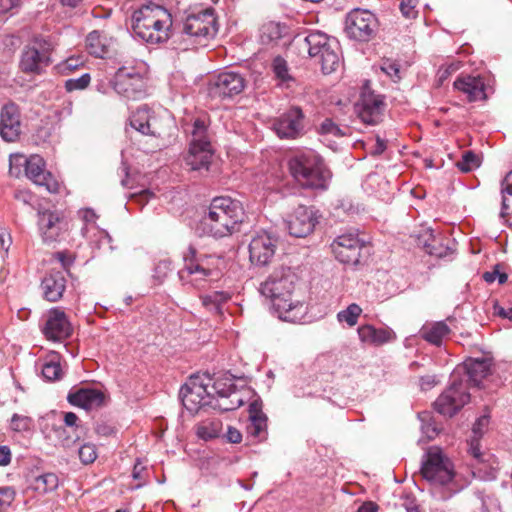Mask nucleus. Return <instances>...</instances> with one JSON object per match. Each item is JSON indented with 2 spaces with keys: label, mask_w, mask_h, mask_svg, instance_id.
<instances>
[{
  "label": "nucleus",
  "mask_w": 512,
  "mask_h": 512,
  "mask_svg": "<svg viewBox=\"0 0 512 512\" xmlns=\"http://www.w3.org/2000/svg\"><path fill=\"white\" fill-rule=\"evenodd\" d=\"M11 462V451L7 446H0V466H6Z\"/></svg>",
  "instance_id": "nucleus-63"
},
{
  "label": "nucleus",
  "mask_w": 512,
  "mask_h": 512,
  "mask_svg": "<svg viewBox=\"0 0 512 512\" xmlns=\"http://www.w3.org/2000/svg\"><path fill=\"white\" fill-rule=\"evenodd\" d=\"M131 22L134 34L148 44L164 43L170 38L172 16L162 6H142L133 12Z\"/></svg>",
  "instance_id": "nucleus-3"
},
{
  "label": "nucleus",
  "mask_w": 512,
  "mask_h": 512,
  "mask_svg": "<svg viewBox=\"0 0 512 512\" xmlns=\"http://www.w3.org/2000/svg\"><path fill=\"white\" fill-rule=\"evenodd\" d=\"M206 130L207 127L205 125V122L201 119H196L193 123V129L191 131V142H198V139L208 140L206 136Z\"/></svg>",
  "instance_id": "nucleus-53"
},
{
  "label": "nucleus",
  "mask_w": 512,
  "mask_h": 512,
  "mask_svg": "<svg viewBox=\"0 0 512 512\" xmlns=\"http://www.w3.org/2000/svg\"><path fill=\"white\" fill-rule=\"evenodd\" d=\"M67 401L73 406L92 410L103 406L105 395L98 389L81 387L72 389L67 395Z\"/></svg>",
  "instance_id": "nucleus-25"
},
{
  "label": "nucleus",
  "mask_w": 512,
  "mask_h": 512,
  "mask_svg": "<svg viewBox=\"0 0 512 512\" xmlns=\"http://www.w3.org/2000/svg\"><path fill=\"white\" fill-rule=\"evenodd\" d=\"M91 81V76L89 73H84L78 78H70L65 81V88L67 91H75L82 90L88 87Z\"/></svg>",
  "instance_id": "nucleus-47"
},
{
  "label": "nucleus",
  "mask_w": 512,
  "mask_h": 512,
  "mask_svg": "<svg viewBox=\"0 0 512 512\" xmlns=\"http://www.w3.org/2000/svg\"><path fill=\"white\" fill-rule=\"evenodd\" d=\"M209 390L212 392V394H214L216 398L224 399L237 396L234 389V384L227 385L223 382H214L212 385L210 384Z\"/></svg>",
  "instance_id": "nucleus-44"
},
{
  "label": "nucleus",
  "mask_w": 512,
  "mask_h": 512,
  "mask_svg": "<svg viewBox=\"0 0 512 512\" xmlns=\"http://www.w3.org/2000/svg\"><path fill=\"white\" fill-rule=\"evenodd\" d=\"M449 333L450 328L443 321L425 324L420 330V336L427 342L436 346H440L443 338Z\"/></svg>",
  "instance_id": "nucleus-35"
},
{
  "label": "nucleus",
  "mask_w": 512,
  "mask_h": 512,
  "mask_svg": "<svg viewBox=\"0 0 512 512\" xmlns=\"http://www.w3.org/2000/svg\"><path fill=\"white\" fill-rule=\"evenodd\" d=\"M113 89L120 96L136 100L144 95V81L140 74L120 68L112 80Z\"/></svg>",
  "instance_id": "nucleus-19"
},
{
  "label": "nucleus",
  "mask_w": 512,
  "mask_h": 512,
  "mask_svg": "<svg viewBox=\"0 0 512 512\" xmlns=\"http://www.w3.org/2000/svg\"><path fill=\"white\" fill-rule=\"evenodd\" d=\"M464 372L468 377V381L473 386H479L491 370V362L489 359H468L464 362Z\"/></svg>",
  "instance_id": "nucleus-32"
},
{
  "label": "nucleus",
  "mask_w": 512,
  "mask_h": 512,
  "mask_svg": "<svg viewBox=\"0 0 512 512\" xmlns=\"http://www.w3.org/2000/svg\"><path fill=\"white\" fill-rule=\"evenodd\" d=\"M112 45L113 39L102 31L94 30L86 37V48L95 57H106L110 53Z\"/></svg>",
  "instance_id": "nucleus-31"
},
{
  "label": "nucleus",
  "mask_w": 512,
  "mask_h": 512,
  "mask_svg": "<svg viewBox=\"0 0 512 512\" xmlns=\"http://www.w3.org/2000/svg\"><path fill=\"white\" fill-rule=\"evenodd\" d=\"M331 248L338 261L344 264L356 265L360 261L363 243L357 234L344 233L332 242Z\"/></svg>",
  "instance_id": "nucleus-18"
},
{
  "label": "nucleus",
  "mask_w": 512,
  "mask_h": 512,
  "mask_svg": "<svg viewBox=\"0 0 512 512\" xmlns=\"http://www.w3.org/2000/svg\"><path fill=\"white\" fill-rule=\"evenodd\" d=\"M184 266L178 271V278L183 285L190 284L195 288H201L202 283L211 276L212 271L204 267L196 258V249L189 246L184 254Z\"/></svg>",
  "instance_id": "nucleus-17"
},
{
  "label": "nucleus",
  "mask_w": 512,
  "mask_h": 512,
  "mask_svg": "<svg viewBox=\"0 0 512 512\" xmlns=\"http://www.w3.org/2000/svg\"><path fill=\"white\" fill-rule=\"evenodd\" d=\"M59 485L58 476L54 473H44L35 477L30 487L39 494H47L54 491Z\"/></svg>",
  "instance_id": "nucleus-38"
},
{
  "label": "nucleus",
  "mask_w": 512,
  "mask_h": 512,
  "mask_svg": "<svg viewBox=\"0 0 512 512\" xmlns=\"http://www.w3.org/2000/svg\"><path fill=\"white\" fill-rule=\"evenodd\" d=\"M211 381L208 374H194L181 387L179 397L189 412L196 413L212 403L214 394L209 390Z\"/></svg>",
  "instance_id": "nucleus-7"
},
{
  "label": "nucleus",
  "mask_w": 512,
  "mask_h": 512,
  "mask_svg": "<svg viewBox=\"0 0 512 512\" xmlns=\"http://www.w3.org/2000/svg\"><path fill=\"white\" fill-rule=\"evenodd\" d=\"M386 150V141L381 139L379 136L376 138V143L370 149L372 156H379Z\"/></svg>",
  "instance_id": "nucleus-61"
},
{
  "label": "nucleus",
  "mask_w": 512,
  "mask_h": 512,
  "mask_svg": "<svg viewBox=\"0 0 512 512\" xmlns=\"http://www.w3.org/2000/svg\"><path fill=\"white\" fill-rule=\"evenodd\" d=\"M488 423V416H481L480 418L477 419L472 429L476 437H480L482 435L483 429L488 425Z\"/></svg>",
  "instance_id": "nucleus-59"
},
{
  "label": "nucleus",
  "mask_w": 512,
  "mask_h": 512,
  "mask_svg": "<svg viewBox=\"0 0 512 512\" xmlns=\"http://www.w3.org/2000/svg\"><path fill=\"white\" fill-rule=\"evenodd\" d=\"M183 32L200 41L213 37L216 32V18L211 8L187 16L183 24Z\"/></svg>",
  "instance_id": "nucleus-15"
},
{
  "label": "nucleus",
  "mask_w": 512,
  "mask_h": 512,
  "mask_svg": "<svg viewBox=\"0 0 512 512\" xmlns=\"http://www.w3.org/2000/svg\"><path fill=\"white\" fill-rule=\"evenodd\" d=\"M212 156L213 152L209 140L198 139V142L190 143L185 157V165L192 171H208Z\"/></svg>",
  "instance_id": "nucleus-23"
},
{
  "label": "nucleus",
  "mask_w": 512,
  "mask_h": 512,
  "mask_svg": "<svg viewBox=\"0 0 512 512\" xmlns=\"http://www.w3.org/2000/svg\"><path fill=\"white\" fill-rule=\"evenodd\" d=\"M320 217L313 206L299 205L286 221V228L291 236L304 238L314 231Z\"/></svg>",
  "instance_id": "nucleus-13"
},
{
  "label": "nucleus",
  "mask_w": 512,
  "mask_h": 512,
  "mask_svg": "<svg viewBox=\"0 0 512 512\" xmlns=\"http://www.w3.org/2000/svg\"><path fill=\"white\" fill-rule=\"evenodd\" d=\"M79 458L82 463L90 464L93 463L97 458V449L94 444L86 443L78 449Z\"/></svg>",
  "instance_id": "nucleus-48"
},
{
  "label": "nucleus",
  "mask_w": 512,
  "mask_h": 512,
  "mask_svg": "<svg viewBox=\"0 0 512 512\" xmlns=\"http://www.w3.org/2000/svg\"><path fill=\"white\" fill-rule=\"evenodd\" d=\"M470 453L478 461H483L482 453L480 452L479 443H478V439L477 438H474V439L471 440V443H470Z\"/></svg>",
  "instance_id": "nucleus-64"
},
{
  "label": "nucleus",
  "mask_w": 512,
  "mask_h": 512,
  "mask_svg": "<svg viewBox=\"0 0 512 512\" xmlns=\"http://www.w3.org/2000/svg\"><path fill=\"white\" fill-rule=\"evenodd\" d=\"M82 64L83 61L80 57H70L60 64V69L63 73H68L77 69Z\"/></svg>",
  "instance_id": "nucleus-55"
},
{
  "label": "nucleus",
  "mask_w": 512,
  "mask_h": 512,
  "mask_svg": "<svg viewBox=\"0 0 512 512\" xmlns=\"http://www.w3.org/2000/svg\"><path fill=\"white\" fill-rule=\"evenodd\" d=\"M500 268L499 264L495 265L491 271L484 272L482 278L487 283H493L497 279L499 284H504L508 279V275L502 272Z\"/></svg>",
  "instance_id": "nucleus-50"
},
{
  "label": "nucleus",
  "mask_w": 512,
  "mask_h": 512,
  "mask_svg": "<svg viewBox=\"0 0 512 512\" xmlns=\"http://www.w3.org/2000/svg\"><path fill=\"white\" fill-rule=\"evenodd\" d=\"M501 193H502V203H501V211L500 217L504 219L506 222H509V204H508V196L512 197V171L509 172L505 178L501 182Z\"/></svg>",
  "instance_id": "nucleus-41"
},
{
  "label": "nucleus",
  "mask_w": 512,
  "mask_h": 512,
  "mask_svg": "<svg viewBox=\"0 0 512 512\" xmlns=\"http://www.w3.org/2000/svg\"><path fill=\"white\" fill-rule=\"evenodd\" d=\"M14 197L17 201L23 204H31V201L33 200V195L30 192L24 190L16 191Z\"/></svg>",
  "instance_id": "nucleus-62"
},
{
  "label": "nucleus",
  "mask_w": 512,
  "mask_h": 512,
  "mask_svg": "<svg viewBox=\"0 0 512 512\" xmlns=\"http://www.w3.org/2000/svg\"><path fill=\"white\" fill-rule=\"evenodd\" d=\"M41 373L47 381L59 380L63 374L60 355L57 353L48 355L42 365Z\"/></svg>",
  "instance_id": "nucleus-37"
},
{
  "label": "nucleus",
  "mask_w": 512,
  "mask_h": 512,
  "mask_svg": "<svg viewBox=\"0 0 512 512\" xmlns=\"http://www.w3.org/2000/svg\"><path fill=\"white\" fill-rule=\"evenodd\" d=\"M459 372L452 374L450 386L436 399L435 410L440 414L452 417L470 400V394L462 379H458Z\"/></svg>",
  "instance_id": "nucleus-9"
},
{
  "label": "nucleus",
  "mask_w": 512,
  "mask_h": 512,
  "mask_svg": "<svg viewBox=\"0 0 512 512\" xmlns=\"http://www.w3.org/2000/svg\"><path fill=\"white\" fill-rule=\"evenodd\" d=\"M480 166V160L478 156L472 151H466L462 155V159L457 163V167L462 172H470L474 168Z\"/></svg>",
  "instance_id": "nucleus-45"
},
{
  "label": "nucleus",
  "mask_w": 512,
  "mask_h": 512,
  "mask_svg": "<svg viewBox=\"0 0 512 512\" xmlns=\"http://www.w3.org/2000/svg\"><path fill=\"white\" fill-rule=\"evenodd\" d=\"M278 238L270 232L256 233L249 244V259L256 266H267L274 259Z\"/></svg>",
  "instance_id": "nucleus-14"
},
{
  "label": "nucleus",
  "mask_w": 512,
  "mask_h": 512,
  "mask_svg": "<svg viewBox=\"0 0 512 512\" xmlns=\"http://www.w3.org/2000/svg\"><path fill=\"white\" fill-rule=\"evenodd\" d=\"M48 340L62 341L71 335V324L63 311L52 309L42 329Z\"/></svg>",
  "instance_id": "nucleus-24"
},
{
  "label": "nucleus",
  "mask_w": 512,
  "mask_h": 512,
  "mask_svg": "<svg viewBox=\"0 0 512 512\" xmlns=\"http://www.w3.org/2000/svg\"><path fill=\"white\" fill-rule=\"evenodd\" d=\"M66 288V279L62 271H50L41 282L44 298L49 302H56L62 298Z\"/></svg>",
  "instance_id": "nucleus-30"
},
{
  "label": "nucleus",
  "mask_w": 512,
  "mask_h": 512,
  "mask_svg": "<svg viewBox=\"0 0 512 512\" xmlns=\"http://www.w3.org/2000/svg\"><path fill=\"white\" fill-rule=\"evenodd\" d=\"M20 0H0V16L6 15L19 6Z\"/></svg>",
  "instance_id": "nucleus-58"
},
{
  "label": "nucleus",
  "mask_w": 512,
  "mask_h": 512,
  "mask_svg": "<svg viewBox=\"0 0 512 512\" xmlns=\"http://www.w3.org/2000/svg\"><path fill=\"white\" fill-rule=\"evenodd\" d=\"M290 174L296 183L304 189L325 190L328 185L329 171L322 158L313 151L300 152L288 161Z\"/></svg>",
  "instance_id": "nucleus-5"
},
{
  "label": "nucleus",
  "mask_w": 512,
  "mask_h": 512,
  "mask_svg": "<svg viewBox=\"0 0 512 512\" xmlns=\"http://www.w3.org/2000/svg\"><path fill=\"white\" fill-rule=\"evenodd\" d=\"M30 424L31 419L27 416L14 414L11 418V428L17 432L28 430Z\"/></svg>",
  "instance_id": "nucleus-52"
},
{
  "label": "nucleus",
  "mask_w": 512,
  "mask_h": 512,
  "mask_svg": "<svg viewBox=\"0 0 512 512\" xmlns=\"http://www.w3.org/2000/svg\"><path fill=\"white\" fill-rule=\"evenodd\" d=\"M249 421L247 433L257 441H264L267 438V416L262 411V403L254 400L248 408Z\"/></svg>",
  "instance_id": "nucleus-26"
},
{
  "label": "nucleus",
  "mask_w": 512,
  "mask_h": 512,
  "mask_svg": "<svg viewBox=\"0 0 512 512\" xmlns=\"http://www.w3.org/2000/svg\"><path fill=\"white\" fill-rule=\"evenodd\" d=\"M230 294L224 291H213L200 297L202 305L215 314L222 313L223 305L230 299Z\"/></svg>",
  "instance_id": "nucleus-36"
},
{
  "label": "nucleus",
  "mask_w": 512,
  "mask_h": 512,
  "mask_svg": "<svg viewBox=\"0 0 512 512\" xmlns=\"http://www.w3.org/2000/svg\"><path fill=\"white\" fill-rule=\"evenodd\" d=\"M271 70L278 87L289 89L296 85L297 81L290 72L288 62L282 56L278 55L273 58Z\"/></svg>",
  "instance_id": "nucleus-34"
},
{
  "label": "nucleus",
  "mask_w": 512,
  "mask_h": 512,
  "mask_svg": "<svg viewBox=\"0 0 512 512\" xmlns=\"http://www.w3.org/2000/svg\"><path fill=\"white\" fill-rule=\"evenodd\" d=\"M25 173L31 181L44 187L48 192L59 191V183L50 172L45 170V162L39 155H32L25 160Z\"/></svg>",
  "instance_id": "nucleus-20"
},
{
  "label": "nucleus",
  "mask_w": 512,
  "mask_h": 512,
  "mask_svg": "<svg viewBox=\"0 0 512 512\" xmlns=\"http://www.w3.org/2000/svg\"><path fill=\"white\" fill-rule=\"evenodd\" d=\"M355 110L361 121L367 125H377L384 117L386 103L384 96L376 94L367 86L363 87Z\"/></svg>",
  "instance_id": "nucleus-11"
},
{
  "label": "nucleus",
  "mask_w": 512,
  "mask_h": 512,
  "mask_svg": "<svg viewBox=\"0 0 512 512\" xmlns=\"http://www.w3.org/2000/svg\"><path fill=\"white\" fill-rule=\"evenodd\" d=\"M130 126L143 135L160 136L157 119L147 105L137 108L129 118Z\"/></svg>",
  "instance_id": "nucleus-27"
},
{
  "label": "nucleus",
  "mask_w": 512,
  "mask_h": 512,
  "mask_svg": "<svg viewBox=\"0 0 512 512\" xmlns=\"http://www.w3.org/2000/svg\"><path fill=\"white\" fill-rule=\"evenodd\" d=\"M229 398H216L214 396V400H212V403L209 404L210 407L213 409H218L223 412L232 411L237 409L242 405V400L237 398L235 400H228Z\"/></svg>",
  "instance_id": "nucleus-46"
},
{
  "label": "nucleus",
  "mask_w": 512,
  "mask_h": 512,
  "mask_svg": "<svg viewBox=\"0 0 512 512\" xmlns=\"http://www.w3.org/2000/svg\"><path fill=\"white\" fill-rule=\"evenodd\" d=\"M52 45L44 38H35L21 53L19 68L26 74H41L51 63Z\"/></svg>",
  "instance_id": "nucleus-8"
},
{
  "label": "nucleus",
  "mask_w": 512,
  "mask_h": 512,
  "mask_svg": "<svg viewBox=\"0 0 512 512\" xmlns=\"http://www.w3.org/2000/svg\"><path fill=\"white\" fill-rule=\"evenodd\" d=\"M15 498V491L11 487L0 488V506H9Z\"/></svg>",
  "instance_id": "nucleus-56"
},
{
  "label": "nucleus",
  "mask_w": 512,
  "mask_h": 512,
  "mask_svg": "<svg viewBox=\"0 0 512 512\" xmlns=\"http://www.w3.org/2000/svg\"><path fill=\"white\" fill-rule=\"evenodd\" d=\"M361 342L380 346L390 342L393 339V332L386 329H376L374 326L366 324L362 325L357 330Z\"/></svg>",
  "instance_id": "nucleus-33"
},
{
  "label": "nucleus",
  "mask_w": 512,
  "mask_h": 512,
  "mask_svg": "<svg viewBox=\"0 0 512 512\" xmlns=\"http://www.w3.org/2000/svg\"><path fill=\"white\" fill-rule=\"evenodd\" d=\"M317 132L322 136H332L337 138L346 135V132L330 118H326L320 123L317 128Z\"/></svg>",
  "instance_id": "nucleus-43"
},
{
  "label": "nucleus",
  "mask_w": 512,
  "mask_h": 512,
  "mask_svg": "<svg viewBox=\"0 0 512 512\" xmlns=\"http://www.w3.org/2000/svg\"><path fill=\"white\" fill-rule=\"evenodd\" d=\"M381 69L388 76H390L394 81H398L401 79L399 63H397L395 61H391V60H386V61H384Z\"/></svg>",
  "instance_id": "nucleus-54"
},
{
  "label": "nucleus",
  "mask_w": 512,
  "mask_h": 512,
  "mask_svg": "<svg viewBox=\"0 0 512 512\" xmlns=\"http://www.w3.org/2000/svg\"><path fill=\"white\" fill-rule=\"evenodd\" d=\"M449 239L443 240L436 237L432 230H425L418 237V246H421L429 255L437 258H446L454 253V248L449 245Z\"/></svg>",
  "instance_id": "nucleus-28"
},
{
  "label": "nucleus",
  "mask_w": 512,
  "mask_h": 512,
  "mask_svg": "<svg viewBox=\"0 0 512 512\" xmlns=\"http://www.w3.org/2000/svg\"><path fill=\"white\" fill-rule=\"evenodd\" d=\"M308 53L321 65L324 74L337 70L341 63L339 42L327 34L314 31L305 37Z\"/></svg>",
  "instance_id": "nucleus-6"
},
{
  "label": "nucleus",
  "mask_w": 512,
  "mask_h": 512,
  "mask_svg": "<svg viewBox=\"0 0 512 512\" xmlns=\"http://www.w3.org/2000/svg\"><path fill=\"white\" fill-rule=\"evenodd\" d=\"M420 471L430 483L431 495L436 500L446 501L458 492L454 465L438 447H432L424 454Z\"/></svg>",
  "instance_id": "nucleus-2"
},
{
  "label": "nucleus",
  "mask_w": 512,
  "mask_h": 512,
  "mask_svg": "<svg viewBox=\"0 0 512 512\" xmlns=\"http://www.w3.org/2000/svg\"><path fill=\"white\" fill-rule=\"evenodd\" d=\"M285 26L277 22H268L260 29V39L263 44H269L282 38L285 32Z\"/></svg>",
  "instance_id": "nucleus-40"
},
{
  "label": "nucleus",
  "mask_w": 512,
  "mask_h": 512,
  "mask_svg": "<svg viewBox=\"0 0 512 512\" xmlns=\"http://www.w3.org/2000/svg\"><path fill=\"white\" fill-rule=\"evenodd\" d=\"M172 270V262L168 259L160 260L154 269V278L162 282Z\"/></svg>",
  "instance_id": "nucleus-51"
},
{
  "label": "nucleus",
  "mask_w": 512,
  "mask_h": 512,
  "mask_svg": "<svg viewBox=\"0 0 512 512\" xmlns=\"http://www.w3.org/2000/svg\"><path fill=\"white\" fill-rule=\"evenodd\" d=\"M38 229L44 243L59 241L69 229V221L64 213L56 210L38 212Z\"/></svg>",
  "instance_id": "nucleus-12"
},
{
  "label": "nucleus",
  "mask_w": 512,
  "mask_h": 512,
  "mask_svg": "<svg viewBox=\"0 0 512 512\" xmlns=\"http://www.w3.org/2000/svg\"><path fill=\"white\" fill-rule=\"evenodd\" d=\"M361 312V307L356 303H352L345 310H342L337 314V319L339 322H346L352 327L357 323Z\"/></svg>",
  "instance_id": "nucleus-42"
},
{
  "label": "nucleus",
  "mask_w": 512,
  "mask_h": 512,
  "mask_svg": "<svg viewBox=\"0 0 512 512\" xmlns=\"http://www.w3.org/2000/svg\"><path fill=\"white\" fill-rule=\"evenodd\" d=\"M21 134L20 111L16 104H5L0 112V136L6 142H15Z\"/></svg>",
  "instance_id": "nucleus-22"
},
{
  "label": "nucleus",
  "mask_w": 512,
  "mask_h": 512,
  "mask_svg": "<svg viewBox=\"0 0 512 512\" xmlns=\"http://www.w3.org/2000/svg\"><path fill=\"white\" fill-rule=\"evenodd\" d=\"M296 276L289 268H280L271 273L261 284L260 292L272 302L278 317L284 321L295 323L306 313L300 300L293 299Z\"/></svg>",
  "instance_id": "nucleus-1"
},
{
  "label": "nucleus",
  "mask_w": 512,
  "mask_h": 512,
  "mask_svg": "<svg viewBox=\"0 0 512 512\" xmlns=\"http://www.w3.org/2000/svg\"><path fill=\"white\" fill-rule=\"evenodd\" d=\"M243 216L244 210L238 200L221 196L211 201L201 223L204 232L214 238H223L237 230Z\"/></svg>",
  "instance_id": "nucleus-4"
},
{
  "label": "nucleus",
  "mask_w": 512,
  "mask_h": 512,
  "mask_svg": "<svg viewBox=\"0 0 512 512\" xmlns=\"http://www.w3.org/2000/svg\"><path fill=\"white\" fill-rule=\"evenodd\" d=\"M418 0H401L399 10L406 19H415L418 16Z\"/></svg>",
  "instance_id": "nucleus-49"
},
{
  "label": "nucleus",
  "mask_w": 512,
  "mask_h": 512,
  "mask_svg": "<svg viewBox=\"0 0 512 512\" xmlns=\"http://www.w3.org/2000/svg\"><path fill=\"white\" fill-rule=\"evenodd\" d=\"M304 114L300 107H291L275 123L274 129L280 138L295 139L303 131Z\"/></svg>",
  "instance_id": "nucleus-21"
},
{
  "label": "nucleus",
  "mask_w": 512,
  "mask_h": 512,
  "mask_svg": "<svg viewBox=\"0 0 512 512\" xmlns=\"http://www.w3.org/2000/svg\"><path fill=\"white\" fill-rule=\"evenodd\" d=\"M454 87L467 95L470 102L486 99L485 83L481 76L464 75L458 77Z\"/></svg>",
  "instance_id": "nucleus-29"
},
{
  "label": "nucleus",
  "mask_w": 512,
  "mask_h": 512,
  "mask_svg": "<svg viewBox=\"0 0 512 512\" xmlns=\"http://www.w3.org/2000/svg\"><path fill=\"white\" fill-rule=\"evenodd\" d=\"M222 422L218 419H208L199 423L196 427V434L199 438L209 440L220 435Z\"/></svg>",
  "instance_id": "nucleus-39"
},
{
  "label": "nucleus",
  "mask_w": 512,
  "mask_h": 512,
  "mask_svg": "<svg viewBox=\"0 0 512 512\" xmlns=\"http://www.w3.org/2000/svg\"><path fill=\"white\" fill-rule=\"evenodd\" d=\"M225 437L229 443H233V444H238L242 441L241 432L233 426H228Z\"/></svg>",
  "instance_id": "nucleus-57"
},
{
  "label": "nucleus",
  "mask_w": 512,
  "mask_h": 512,
  "mask_svg": "<svg viewBox=\"0 0 512 512\" xmlns=\"http://www.w3.org/2000/svg\"><path fill=\"white\" fill-rule=\"evenodd\" d=\"M493 314L502 318L512 320V307L505 309L502 306H500L498 302H495L493 305Z\"/></svg>",
  "instance_id": "nucleus-60"
},
{
  "label": "nucleus",
  "mask_w": 512,
  "mask_h": 512,
  "mask_svg": "<svg viewBox=\"0 0 512 512\" xmlns=\"http://www.w3.org/2000/svg\"><path fill=\"white\" fill-rule=\"evenodd\" d=\"M245 87L246 80L240 73L226 71L210 82L208 91L212 98L226 99L240 94Z\"/></svg>",
  "instance_id": "nucleus-16"
},
{
  "label": "nucleus",
  "mask_w": 512,
  "mask_h": 512,
  "mask_svg": "<svg viewBox=\"0 0 512 512\" xmlns=\"http://www.w3.org/2000/svg\"><path fill=\"white\" fill-rule=\"evenodd\" d=\"M378 29L376 16L364 9H353L345 19V32L350 39L369 41Z\"/></svg>",
  "instance_id": "nucleus-10"
}]
</instances>
